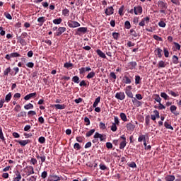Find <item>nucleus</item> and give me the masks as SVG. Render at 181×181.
Instances as JSON below:
<instances>
[{"label":"nucleus","mask_w":181,"mask_h":181,"mask_svg":"<svg viewBox=\"0 0 181 181\" xmlns=\"http://www.w3.org/2000/svg\"><path fill=\"white\" fill-rule=\"evenodd\" d=\"M132 90V86H127L124 90L126 95H127L129 98H134V93H132V91H131Z\"/></svg>","instance_id":"1"},{"label":"nucleus","mask_w":181,"mask_h":181,"mask_svg":"<svg viewBox=\"0 0 181 181\" xmlns=\"http://www.w3.org/2000/svg\"><path fill=\"white\" fill-rule=\"evenodd\" d=\"M25 169L27 176H30V175H35V168H33V166L28 165L25 168Z\"/></svg>","instance_id":"2"},{"label":"nucleus","mask_w":181,"mask_h":181,"mask_svg":"<svg viewBox=\"0 0 181 181\" xmlns=\"http://www.w3.org/2000/svg\"><path fill=\"white\" fill-rule=\"evenodd\" d=\"M93 138H95V139H97L98 138H99L100 141L103 142V141H104L105 139H107V135L101 134L98 132H95V135L93 136Z\"/></svg>","instance_id":"3"},{"label":"nucleus","mask_w":181,"mask_h":181,"mask_svg":"<svg viewBox=\"0 0 181 181\" xmlns=\"http://www.w3.org/2000/svg\"><path fill=\"white\" fill-rule=\"evenodd\" d=\"M120 139H122V141L119 144V149H124L127 146V138L124 135H122L120 136Z\"/></svg>","instance_id":"4"},{"label":"nucleus","mask_w":181,"mask_h":181,"mask_svg":"<svg viewBox=\"0 0 181 181\" xmlns=\"http://www.w3.org/2000/svg\"><path fill=\"white\" fill-rule=\"evenodd\" d=\"M62 180V177H59L57 175L52 174L49 176L47 181H60Z\"/></svg>","instance_id":"5"},{"label":"nucleus","mask_w":181,"mask_h":181,"mask_svg":"<svg viewBox=\"0 0 181 181\" xmlns=\"http://www.w3.org/2000/svg\"><path fill=\"white\" fill-rule=\"evenodd\" d=\"M85 33H87V28L81 27V28L77 29L76 35H78V36H81V34L84 35Z\"/></svg>","instance_id":"6"},{"label":"nucleus","mask_w":181,"mask_h":181,"mask_svg":"<svg viewBox=\"0 0 181 181\" xmlns=\"http://www.w3.org/2000/svg\"><path fill=\"white\" fill-rule=\"evenodd\" d=\"M68 26L69 28H78L80 27V24L77 21H68Z\"/></svg>","instance_id":"7"},{"label":"nucleus","mask_w":181,"mask_h":181,"mask_svg":"<svg viewBox=\"0 0 181 181\" xmlns=\"http://www.w3.org/2000/svg\"><path fill=\"white\" fill-rule=\"evenodd\" d=\"M115 98L122 101V100H125V93L124 92H118L115 95Z\"/></svg>","instance_id":"8"},{"label":"nucleus","mask_w":181,"mask_h":181,"mask_svg":"<svg viewBox=\"0 0 181 181\" xmlns=\"http://www.w3.org/2000/svg\"><path fill=\"white\" fill-rule=\"evenodd\" d=\"M16 142L19 144V145H21V146H26V145H28V144H30V140H29V139H28V140H16Z\"/></svg>","instance_id":"9"},{"label":"nucleus","mask_w":181,"mask_h":181,"mask_svg":"<svg viewBox=\"0 0 181 181\" xmlns=\"http://www.w3.org/2000/svg\"><path fill=\"white\" fill-rule=\"evenodd\" d=\"M66 30V27H59L58 28L57 32L54 35L55 36H61V35L64 33Z\"/></svg>","instance_id":"10"},{"label":"nucleus","mask_w":181,"mask_h":181,"mask_svg":"<svg viewBox=\"0 0 181 181\" xmlns=\"http://www.w3.org/2000/svg\"><path fill=\"white\" fill-rule=\"evenodd\" d=\"M134 12L135 15H139V13H142V6H138L137 7H134Z\"/></svg>","instance_id":"11"},{"label":"nucleus","mask_w":181,"mask_h":181,"mask_svg":"<svg viewBox=\"0 0 181 181\" xmlns=\"http://www.w3.org/2000/svg\"><path fill=\"white\" fill-rule=\"evenodd\" d=\"M149 17H146L141 20V21L139 23V26L144 27L145 23H149Z\"/></svg>","instance_id":"12"},{"label":"nucleus","mask_w":181,"mask_h":181,"mask_svg":"<svg viewBox=\"0 0 181 181\" xmlns=\"http://www.w3.org/2000/svg\"><path fill=\"white\" fill-rule=\"evenodd\" d=\"M127 131H134L135 129V124L132 123H127L126 125Z\"/></svg>","instance_id":"13"},{"label":"nucleus","mask_w":181,"mask_h":181,"mask_svg":"<svg viewBox=\"0 0 181 181\" xmlns=\"http://www.w3.org/2000/svg\"><path fill=\"white\" fill-rule=\"evenodd\" d=\"M105 14L107 16L112 15L114 13V8L112 6L105 9Z\"/></svg>","instance_id":"14"},{"label":"nucleus","mask_w":181,"mask_h":181,"mask_svg":"<svg viewBox=\"0 0 181 181\" xmlns=\"http://www.w3.org/2000/svg\"><path fill=\"white\" fill-rule=\"evenodd\" d=\"M96 53L98 56L102 57V59H107V56L104 54V52H103V51H101V49H97Z\"/></svg>","instance_id":"15"},{"label":"nucleus","mask_w":181,"mask_h":181,"mask_svg":"<svg viewBox=\"0 0 181 181\" xmlns=\"http://www.w3.org/2000/svg\"><path fill=\"white\" fill-rule=\"evenodd\" d=\"M155 55L158 56V57H159L160 59L162 57V49L160 48H157L155 51H154Z\"/></svg>","instance_id":"16"},{"label":"nucleus","mask_w":181,"mask_h":181,"mask_svg":"<svg viewBox=\"0 0 181 181\" xmlns=\"http://www.w3.org/2000/svg\"><path fill=\"white\" fill-rule=\"evenodd\" d=\"M129 70H134L136 67V62H132L128 63Z\"/></svg>","instance_id":"17"},{"label":"nucleus","mask_w":181,"mask_h":181,"mask_svg":"<svg viewBox=\"0 0 181 181\" xmlns=\"http://www.w3.org/2000/svg\"><path fill=\"white\" fill-rule=\"evenodd\" d=\"M46 21V17H40L37 18V22L40 23V26H43V24L45 23Z\"/></svg>","instance_id":"18"},{"label":"nucleus","mask_w":181,"mask_h":181,"mask_svg":"<svg viewBox=\"0 0 181 181\" xmlns=\"http://www.w3.org/2000/svg\"><path fill=\"white\" fill-rule=\"evenodd\" d=\"M177 110V107L175 105H171L170 107V111L172 112V114H174V115H178L179 113H176L175 111Z\"/></svg>","instance_id":"19"},{"label":"nucleus","mask_w":181,"mask_h":181,"mask_svg":"<svg viewBox=\"0 0 181 181\" xmlns=\"http://www.w3.org/2000/svg\"><path fill=\"white\" fill-rule=\"evenodd\" d=\"M175 175H168L165 177V180L166 181H175Z\"/></svg>","instance_id":"20"},{"label":"nucleus","mask_w":181,"mask_h":181,"mask_svg":"<svg viewBox=\"0 0 181 181\" xmlns=\"http://www.w3.org/2000/svg\"><path fill=\"white\" fill-rule=\"evenodd\" d=\"M35 95H36V93H30L24 97V100H25V101H28V100H30V98H32L33 97H35Z\"/></svg>","instance_id":"21"},{"label":"nucleus","mask_w":181,"mask_h":181,"mask_svg":"<svg viewBox=\"0 0 181 181\" xmlns=\"http://www.w3.org/2000/svg\"><path fill=\"white\" fill-rule=\"evenodd\" d=\"M18 42H20L21 46H26V45H27L26 40H23V38H22V37H18Z\"/></svg>","instance_id":"22"},{"label":"nucleus","mask_w":181,"mask_h":181,"mask_svg":"<svg viewBox=\"0 0 181 181\" xmlns=\"http://www.w3.org/2000/svg\"><path fill=\"white\" fill-rule=\"evenodd\" d=\"M100 101H101V97L99 96L95 100V102L93 103V108H95V107L98 105V103H100Z\"/></svg>","instance_id":"23"},{"label":"nucleus","mask_w":181,"mask_h":181,"mask_svg":"<svg viewBox=\"0 0 181 181\" xmlns=\"http://www.w3.org/2000/svg\"><path fill=\"white\" fill-rule=\"evenodd\" d=\"M54 107L57 110H64V108H66V105L57 104V105H54Z\"/></svg>","instance_id":"24"},{"label":"nucleus","mask_w":181,"mask_h":181,"mask_svg":"<svg viewBox=\"0 0 181 181\" xmlns=\"http://www.w3.org/2000/svg\"><path fill=\"white\" fill-rule=\"evenodd\" d=\"M11 98H12V93H9L6 95L4 102L6 101V103H9Z\"/></svg>","instance_id":"25"},{"label":"nucleus","mask_w":181,"mask_h":181,"mask_svg":"<svg viewBox=\"0 0 181 181\" xmlns=\"http://www.w3.org/2000/svg\"><path fill=\"white\" fill-rule=\"evenodd\" d=\"M153 99L155 100V101H156L157 103H160V101H162V98H160V96H159V95L158 94H155L153 95Z\"/></svg>","instance_id":"26"},{"label":"nucleus","mask_w":181,"mask_h":181,"mask_svg":"<svg viewBox=\"0 0 181 181\" xmlns=\"http://www.w3.org/2000/svg\"><path fill=\"white\" fill-rule=\"evenodd\" d=\"M165 67H166V63L163 61H160L158 62V69H163Z\"/></svg>","instance_id":"27"},{"label":"nucleus","mask_w":181,"mask_h":181,"mask_svg":"<svg viewBox=\"0 0 181 181\" xmlns=\"http://www.w3.org/2000/svg\"><path fill=\"white\" fill-rule=\"evenodd\" d=\"M158 6L160 8V9H166V3L160 1L158 3Z\"/></svg>","instance_id":"28"},{"label":"nucleus","mask_w":181,"mask_h":181,"mask_svg":"<svg viewBox=\"0 0 181 181\" xmlns=\"http://www.w3.org/2000/svg\"><path fill=\"white\" fill-rule=\"evenodd\" d=\"M124 83L125 84H131V83L132 82L131 81V78H129V77H128L127 76H124Z\"/></svg>","instance_id":"29"},{"label":"nucleus","mask_w":181,"mask_h":181,"mask_svg":"<svg viewBox=\"0 0 181 181\" xmlns=\"http://www.w3.org/2000/svg\"><path fill=\"white\" fill-rule=\"evenodd\" d=\"M119 117L121 119L124 121V122H127V115H125V113L124 112L120 113Z\"/></svg>","instance_id":"30"},{"label":"nucleus","mask_w":181,"mask_h":181,"mask_svg":"<svg viewBox=\"0 0 181 181\" xmlns=\"http://www.w3.org/2000/svg\"><path fill=\"white\" fill-rule=\"evenodd\" d=\"M164 127L167 129H171V131H173V127H172V125H170V124L168 123V122H165Z\"/></svg>","instance_id":"31"},{"label":"nucleus","mask_w":181,"mask_h":181,"mask_svg":"<svg viewBox=\"0 0 181 181\" xmlns=\"http://www.w3.org/2000/svg\"><path fill=\"white\" fill-rule=\"evenodd\" d=\"M62 15L64 16H69L70 15V11L67 8L62 10Z\"/></svg>","instance_id":"32"},{"label":"nucleus","mask_w":181,"mask_h":181,"mask_svg":"<svg viewBox=\"0 0 181 181\" xmlns=\"http://www.w3.org/2000/svg\"><path fill=\"white\" fill-rule=\"evenodd\" d=\"M94 132H95V129H90L89 132H88L86 134V137L88 138L90 136H91V135H93V134H94Z\"/></svg>","instance_id":"33"},{"label":"nucleus","mask_w":181,"mask_h":181,"mask_svg":"<svg viewBox=\"0 0 181 181\" xmlns=\"http://www.w3.org/2000/svg\"><path fill=\"white\" fill-rule=\"evenodd\" d=\"M62 21L63 20L62 19V18H57V19L53 20V23H54V25H60V23H62Z\"/></svg>","instance_id":"34"},{"label":"nucleus","mask_w":181,"mask_h":181,"mask_svg":"<svg viewBox=\"0 0 181 181\" xmlns=\"http://www.w3.org/2000/svg\"><path fill=\"white\" fill-rule=\"evenodd\" d=\"M173 63L174 64H177V63H179V57H177V56L174 55L173 57Z\"/></svg>","instance_id":"35"},{"label":"nucleus","mask_w":181,"mask_h":181,"mask_svg":"<svg viewBox=\"0 0 181 181\" xmlns=\"http://www.w3.org/2000/svg\"><path fill=\"white\" fill-rule=\"evenodd\" d=\"M0 139L2 142H5V136H4V132H2V127H0Z\"/></svg>","instance_id":"36"},{"label":"nucleus","mask_w":181,"mask_h":181,"mask_svg":"<svg viewBox=\"0 0 181 181\" xmlns=\"http://www.w3.org/2000/svg\"><path fill=\"white\" fill-rule=\"evenodd\" d=\"M72 81L78 84L80 83V78H78V76H75L72 78Z\"/></svg>","instance_id":"37"},{"label":"nucleus","mask_w":181,"mask_h":181,"mask_svg":"<svg viewBox=\"0 0 181 181\" xmlns=\"http://www.w3.org/2000/svg\"><path fill=\"white\" fill-rule=\"evenodd\" d=\"M130 35L134 37H138V33H136V31L134 29L130 30Z\"/></svg>","instance_id":"38"},{"label":"nucleus","mask_w":181,"mask_h":181,"mask_svg":"<svg viewBox=\"0 0 181 181\" xmlns=\"http://www.w3.org/2000/svg\"><path fill=\"white\" fill-rule=\"evenodd\" d=\"M11 70L12 69H11V67H8L7 69H6L4 71V76H8V74L11 73Z\"/></svg>","instance_id":"39"},{"label":"nucleus","mask_w":181,"mask_h":181,"mask_svg":"<svg viewBox=\"0 0 181 181\" xmlns=\"http://www.w3.org/2000/svg\"><path fill=\"white\" fill-rule=\"evenodd\" d=\"M25 110H32L33 109V105H32V103H28V105H25L24 106Z\"/></svg>","instance_id":"40"},{"label":"nucleus","mask_w":181,"mask_h":181,"mask_svg":"<svg viewBox=\"0 0 181 181\" xmlns=\"http://www.w3.org/2000/svg\"><path fill=\"white\" fill-rule=\"evenodd\" d=\"M95 76V72L94 71H92V72H90L87 76H86V78H93V77H94Z\"/></svg>","instance_id":"41"},{"label":"nucleus","mask_w":181,"mask_h":181,"mask_svg":"<svg viewBox=\"0 0 181 181\" xmlns=\"http://www.w3.org/2000/svg\"><path fill=\"white\" fill-rule=\"evenodd\" d=\"M119 15L120 16H124V6H121V7L119 8Z\"/></svg>","instance_id":"42"},{"label":"nucleus","mask_w":181,"mask_h":181,"mask_svg":"<svg viewBox=\"0 0 181 181\" xmlns=\"http://www.w3.org/2000/svg\"><path fill=\"white\" fill-rule=\"evenodd\" d=\"M74 148L76 149V151H80L81 149V146H80V144L78 143H76L74 145Z\"/></svg>","instance_id":"43"},{"label":"nucleus","mask_w":181,"mask_h":181,"mask_svg":"<svg viewBox=\"0 0 181 181\" xmlns=\"http://www.w3.org/2000/svg\"><path fill=\"white\" fill-rule=\"evenodd\" d=\"M64 67H65V69H70V67H73V64L66 62L64 64Z\"/></svg>","instance_id":"44"},{"label":"nucleus","mask_w":181,"mask_h":181,"mask_svg":"<svg viewBox=\"0 0 181 181\" xmlns=\"http://www.w3.org/2000/svg\"><path fill=\"white\" fill-rule=\"evenodd\" d=\"M4 16L7 18L9 19V21H12V16L8 12L4 13Z\"/></svg>","instance_id":"45"},{"label":"nucleus","mask_w":181,"mask_h":181,"mask_svg":"<svg viewBox=\"0 0 181 181\" xmlns=\"http://www.w3.org/2000/svg\"><path fill=\"white\" fill-rule=\"evenodd\" d=\"M141 83V76H135V84H139Z\"/></svg>","instance_id":"46"},{"label":"nucleus","mask_w":181,"mask_h":181,"mask_svg":"<svg viewBox=\"0 0 181 181\" xmlns=\"http://www.w3.org/2000/svg\"><path fill=\"white\" fill-rule=\"evenodd\" d=\"M111 131H112L113 132H115L117 131V129H118V128L117 127V124L112 123V126H111Z\"/></svg>","instance_id":"47"},{"label":"nucleus","mask_w":181,"mask_h":181,"mask_svg":"<svg viewBox=\"0 0 181 181\" xmlns=\"http://www.w3.org/2000/svg\"><path fill=\"white\" fill-rule=\"evenodd\" d=\"M169 94L173 97H179V93H175L173 90H169Z\"/></svg>","instance_id":"48"},{"label":"nucleus","mask_w":181,"mask_h":181,"mask_svg":"<svg viewBox=\"0 0 181 181\" xmlns=\"http://www.w3.org/2000/svg\"><path fill=\"white\" fill-rule=\"evenodd\" d=\"M30 163L31 165H36L37 163V160H36L35 158H32L30 160Z\"/></svg>","instance_id":"49"},{"label":"nucleus","mask_w":181,"mask_h":181,"mask_svg":"<svg viewBox=\"0 0 181 181\" xmlns=\"http://www.w3.org/2000/svg\"><path fill=\"white\" fill-rule=\"evenodd\" d=\"M21 108L22 107H21V105H16V107H14V111H16V112H19Z\"/></svg>","instance_id":"50"},{"label":"nucleus","mask_w":181,"mask_h":181,"mask_svg":"<svg viewBox=\"0 0 181 181\" xmlns=\"http://www.w3.org/2000/svg\"><path fill=\"white\" fill-rule=\"evenodd\" d=\"M28 181H36L37 180V177L35 175H32L30 177L27 178Z\"/></svg>","instance_id":"51"},{"label":"nucleus","mask_w":181,"mask_h":181,"mask_svg":"<svg viewBox=\"0 0 181 181\" xmlns=\"http://www.w3.org/2000/svg\"><path fill=\"white\" fill-rule=\"evenodd\" d=\"M41 177L42 179H46V177H47V171H43L41 173Z\"/></svg>","instance_id":"52"},{"label":"nucleus","mask_w":181,"mask_h":181,"mask_svg":"<svg viewBox=\"0 0 181 181\" xmlns=\"http://www.w3.org/2000/svg\"><path fill=\"white\" fill-rule=\"evenodd\" d=\"M38 141L40 144H45L46 142V139H45L43 136H41L38 139Z\"/></svg>","instance_id":"53"},{"label":"nucleus","mask_w":181,"mask_h":181,"mask_svg":"<svg viewBox=\"0 0 181 181\" xmlns=\"http://www.w3.org/2000/svg\"><path fill=\"white\" fill-rule=\"evenodd\" d=\"M124 26L126 29H131V23H129V21H126L124 23Z\"/></svg>","instance_id":"54"},{"label":"nucleus","mask_w":181,"mask_h":181,"mask_svg":"<svg viewBox=\"0 0 181 181\" xmlns=\"http://www.w3.org/2000/svg\"><path fill=\"white\" fill-rule=\"evenodd\" d=\"M11 57H21V54L18 52H13L11 54Z\"/></svg>","instance_id":"55"},{"label":"nucleus","mask_w":181,"mask_h":181,"mask_svg":"<svg viewBox=\"0 0 181 181\" xmlns=\"http://www.w3.org/2000/svg\"><path fill=\"white\" fill-rule=\"evenodd\" d=\"M99 127L100 129H107V126L103 122H100Z\"/></svg>","instance_id":"56"},{"label":"nucleus","mask_w":181,"mask_h":181,"mask_svg":"<svg viewBox=\"0 0 181 181\" xmlns=\"http://www.w3.org/2000/svg\"><path fill=\"white\" fill-rule=\"evenodd\" d=\"M163 52H164L165 57H169V51L168 50V49L167 48H164L163 49Z\"/></svg>","instance_id":"57"},{"label":"nucleus","mask_w":181,"mask_h":181,"mask_svg":"<svg viewBox=\"0 0 181 181\" xmlns=\"http://www.w3.org/2000/svg\"><path fill=\"white\" fill-rule=\"evenodd\" d=\"M160 97H162V98H164V100H168V94H166V93H160Z\"/></svg>","instance_id":"58"},{"label":"nucleus","mask_w":181,"mask_h":181,"mask_svg":"<svg viewBox=\"0 0 181 181\" xmlns=\"http://www.w3.org/2000/svg\"><path fill=\"white\" fill-rule=\"evenodd\" d=\"M146 139H145V136L144 135H141L139 136V139H138V141L139 142H142L143 141H145Z\"/></svg>","instance_id":"59"},{"label":"nucleus","mask_w":181,"mask_h":181,"mask_svg":"<svg viewBox=\"0 0 181 181\" xmlns=\"http://www.w3.org/2000/svg\"><path fill=\"white\" fill-rule=\"evenodd\" d=\"M153 37V39H155V40H158V42H162V37H160L156 35H154Z\"/></svg>","instance_id":"60"},{"label":"nucleus","mask_w":181,"mask_h":181,"mask_svg":"<svg viewBox=\"0 0 181 181\" xmlns=\"http://www.w3.org/2000/svg\"><path fill=\"white\" fill-rule=\"evenodd\" d=\"M84 122H86V125L88 126L90 125V119L87 117L84 118Z\"/></svg>","instance_id":"61"},{"label":"nucleus","mask_w":181,"mask_h":181,"mask_svg":"<svg viewBox=\"0 0 181 181\" xmlns=\"http://www.w3.org/2000/svg\"><path fill=\"white\" fill-rule=\"evenodd\" d=\"M106 148H107V149H112V144L111 142L106 143Z\"/></svg>","instance_id":"62"},{"label":"nucleus","mask_w":181,"mask_h":181,"mask_svg":"<svg viewBox=\"0 0 181 181\" xmlns=\"http://www.w3.org/2000/svg\"><path fill=\"white\" fill-rule=\"evenodd\" d=\"M28 117H30V115H32V116L36 115V112H35L33 110H30L28 112Z\"/></svg>","instance_id":"63"},{"label":"nucleus","mask_w":181,"mask_h":181,"mask_svg":"<svg viewBox=\"0 0 181 181\" xmlns=\"http://www.w3.org/2000/svg\"><path fill=\"white\" fill-rule=\"evenodd\" d=\"M18 117H26V112H21L18 115Z\"/></svg>","instance_id":"64"}]
</instances>
